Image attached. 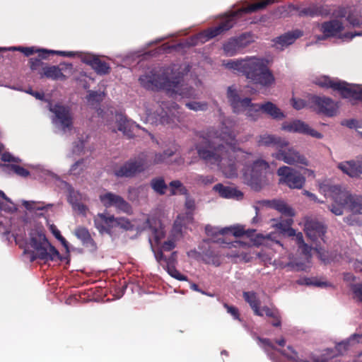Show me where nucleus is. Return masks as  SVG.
<instances>
[{
    "label": "nucleus",
    "instance_id": "53",
    "mask_svg": "<svg viewBox=\"0 0 362 362\" xmlns=\"http://www.w3.org/2000/svg\"><path fill=\"white\" fill-rule=\"evenodd\" d=\"M185 196L186 199L185 202V206L189 211L187 212V214L192 215L194 211L196 209L195 201L193 198L190 197L189 194Z\"/></svg>",
    "mask_w": 362,
    "mask_h": 362
},
{
    "label": "nucleus",
    "instance_id": "43",
    "mask_svg": "<svg viewBox=\"0 0 362 362\" xmlns=\"http://www.w3.org/2000/svg\"><path fill=\"white\" fill-rule=\"evenodd\" d=\"M277 351L290 361L294 362H309L308 361L300 359L297 351L290 346L287 347V350L277 349Z\"/></svg>",
    "mask_w": 362,
    "mask_h": 362
},
{
    "label": "nucleus",
    "instance_id": "28",
    "mask_svg": "<svg viewBox=\"0 0 362 362\" xmlns=\"http://www.w3.org/2000/svg\"><path fill=\"white\" fill-rule=\"evenodd\" d=\"M38 74L40 78H46L54 81H57L58 79L65 80L66 78L58 66H50L47 64L43 70L38 71Z\"/></svg>",
    "mask_w": 362,
    "mask_h": 362
},
{
    "label": "nucleus",
    "instance_id": "29",
    "mask_svg": "<svg viewBox=\"0 0 362 362\" xmlns=\"http://www.w3.org/2000/svg\"><path fill=\"white\" fill-rule=\"evenodd\" d=\"M214 190L217 192L221 197L226 199H240L243 197V194L236 188L224 186L221 183L214 185Z\"/></svg>",
    "mask_w": 362,
    "mask_h": 362
},
{
    "label": "nucleus",
    "instance_id": "49",
    "mask_svg": "<svg viewBox=\"0 0 362 362\" xmlns=\"http://www.w3.org/2000/svg\"><path fill=\"white\" fill-rule=\"evenodd\" d=\"M334 202V204H332L329 209V210L336 216H341L344 213V207L346 204H341L339 202H337L334 199H332Z\"/></svg>",
    "mask_w": 362,
    "mask_h": 362
},
{
    "label": "nucleus",
    "instance_id": "38",
    "mask_svg": "<svg viewBox=\"0 0 362 362\" xmlns=\"http://www.w3.org/2000/svg\"><path fill=\"white\" fill-rule=\"evenodd\" d=\"M170 195L174 196L177 194L182 195H188V189L180 180H173L169 183Z\"/></svg>",
    "mask_w": 362,
    "mask_h": 362
},
{
    "label": "nucleus",
    "instance_id": "7",
    "mask_svg": "<svg viewBox=\"0 0 362 362\" xmlns=\"http://www.w3.org/2000/svg\"><path fill=\"white\" fill-rule=\"evenodd\" d=\"M146 164L140 153L115 169L114 174L117 177L132 178L146 170Z\"/></svg>",
    "mask_w": 362,
    "mask_h": 362
},
{
    "label": "nucleus",
    "instance_id": "39",
    "mask_svg": "<svg viewBox=\"0 0 362 362\" xmlns=\"http://www.w3.org/2000/svg\"><path fill=\"white\" fill-rule=\"evenodd\" d=\"M92 69L99 75H105L110 71L109 64L101 60L98 57L95 59Z\"/></svg>",
    "mask_w": 362,
    "mask_h": 362
},
{
    "label": "nucleus",
    "instance_id": "3",
    "mask_svg": "<svg viewBox=\"0 0 362 362\" xmlns=\"http://www.w3.org/2000/svg\"><path fill=\"white\" fill-rule=\"evenodd\" d=\"M276 1H277V0H257L256 2L247 6L242 7L235 11L224 15L221 18L216 26L206 29L194 36L192 40L195 42L192 44L196 45L199 42L204 43L215 37L224 34L237 23L238 18L242 17L243 14L263 10L266 8L267 6Z\"/></svg>",
    "mask_w": 362,
    "mask_h": 362
},
{
    "label": "nucleus",
    "instance_id": "57",
    "mask_svg": "<svg viewBox=\"0 0 362 362\" xmlns=\"http://www.w3.org/2000/svg\"><path fill=\"white\" fill-rule=\"evenodd\" d=\"M224 308L226 309L227 312L233 317L234 319L240 320V314L237 308L233 305H229L227 303L224 304Z\"/></svg>",
    "mask_w": 362,
    "mask_h": 362
},
{
    "label": "nucleus",
    "instance_id": "5",
    "mask_svg": "<svg viewBox=\"0 0 362 362\" xmlns=\"http://www.w3.org/2000/svg\"><path fill=\"white\" fill-rule=\"evenodd\" d=\"M30 246L35 250L32 259H40L44 262L62 260L59 251L52 245L42 231L30 233Z\"/></svg>",
    "mask_w": 362,
    "mask_h": 362
},
{
    "label": "nucleus",
    "instance_id": "59",
    "mask_svg": "<svg viewBox=\"0 0 362 362\" xmlns=\"http://www.w3.org/2000/svg\"><path fill=\"white\" fill-rule=\"evenodd\" d=\"M292 106L296 110H301L305 106V102L303 99L293 98L291 99Z\"/></svg>",
    "mask_w": 362,
    "mask_h": 362
},
{
    "label": "nucleus",
    "instance_id": "16",
    "mask_svg": "<svg viewBox=\"0 0 362 362\" xmlns=\"http://www.w3.org/2000/svg\"><path fill=\"white\" fill-rule=\"evenodd\" d=\"M176 151L177 148L173 147L165 150L163 153L141 152V153L143 159L146 163V168L148 170L153 165L166 162L167 159L175 155Z\"/></svg>",
    "mask_w": 362,
    "mask_h": 362
},
{
    "label": "nucleus",
    "instance_id": "64",
    "mask_svg": "<svg viewBox=\"0 0 362 362\" xmlns=\"http://www.w3.org/2000/svg\"><path fill=\"white\" fill-rule=\"evenodd\" d=\"M347 21L354 27H358L361 25V21L352 15L348 16Z\"/></svg>",
    "mask_w": 362,
    "mask_h": 362
},
{
    "label": "nucleus",
    "instance_id": "36",
    "mask_svg": "<svg viewBox=\"0 0 362 362\" xmlns=\"http://www.w3.org/2000/svg\"><path fill=\"white\" fill-rule=\"evenodd\" d=\"M270 206L284 215H286L291 217L294 216V212L292 208L288 206L284 201L272 200L270 202Z\"/></svg>",
    "mask_w": 362,
    "mask_h": 362
},
{
    "label": "nucleus",
    "instance_id": "45",
    "mask_svg": "<svg viewBox=\"0 0 362 362\" xmlns=\"http://www.w3.org/2000/svg\"><path fill=\"white\" fill-rule=\"evenodd\" d=\"M50 54H56L62 57H74L76 53L74 52H66V51H55V50H43L42 54L40 55L42 59H47Z\"/></svg>",
    "mask_w": 362,
    "mask_h": 362
},
{
    "label": "nucleus",
    "instance_id": "6",
    "mask_svg": "<svg viewBox=\"0 0 362 362\" xmlns=\"http://www.w3.org/2000/svg\"><path fill=\"white\" fill-rule=\"evenodd\" d=\"M325 196L334 199L341 204H346L351 212L356 214H362V196L351 194L342 190L339 185H325L323 188Z\"/></svg>",
    "mask_w": 362,
    "mask_h": 362
},
{
    "label": "nucleus",
    "instance_id": "52",
    "mask_svg": "<svg viewBox=\"0 0 362 362\" xmlns=\"http://www.w3.org/2000/svg\"><path fill=\"white\" fill-rule=\"evenodd\" d=\"M0 209L6 212H13L17 209L15 204L9 199V201H2L0 203Z\"/></svg>",
    "mask_w": 362,
    "mask_h": 362
},
{
    "label": "nucleus",
    "instance_id": "4",
    "mask_svg": "<svg viewBox=\"0 0 362 362\" xmlns=\"http://www.w3.org/2000/svg\"><path fill=\"white\" fill-rule=\"evenodd\" d=\"M227 98L233 112L236 114L246 112V116L252 121L257 120L262 112V104L252 103L250 98L240 97L238 91L233 86L227 89Z\"/></svg>",
    "mask_w": 362,
    "mask_h": 362
},
{
    "label": "nucleus",
    "instance_id": "56",
    "mask_svg": "<svg viewBox=\"0 0 362 362\" xmlns=\"http://www.w3.org/2000/svg\"><path fill=\"white\" fill-rule=\"evenodd\" d=\"M351 290L357 300L362 303V284H354Z\"/></svg>",
    "mask_w": 362,
    "mask_h": 362
},
{
    "label": "nucleus",
    "instance_id": "37",
    "mask_svg": "<svg viewBox=\"0 0 362 362\" xmlns=\"http://www.w3.org/2000/svg\"><path fill=\"white\" fill-rule=\"evenodd\" d=\"M151 188L159 195L165 194L168 185L165 182L163 177H158L153 178L150 182Z\"/></svg>",
    "mask_w": 362,
    "mask_h": 362
},
{
    "label": "nucleus",
    "instance_id": "23",
    "mask_svg": "<svg viewBox=\"0 0 362 362\" xmlns=\"http://www.w3.org/2000/svg\"><path fill=\"white\" fill-rule=\"evenodd\" d=\"M170 82H175L173 84L175 87H171V89L165 90L171 95H179L182 98H194L195 96V90L192 87L182 83V76H177L172 80L170 79Z\"/></svg>",
    "mask_w": 362,
    "mask_h": 362
},
{
    "label": "nucleus",
    "instance_id": "22",
    "mask_svg": "<svg viewBox=\"0 0 362 362\" xmlns=\"http://www.w3.org/2000/svg\"><path fill=\"white\" fill-rule=\"evenodd\" d=\"M94 226L100 234H110L112 229L115 227L116 218L114 216L98 214L94 217Z\"/></svg>",
    "mask_w": 362,
    "mask_h": 362
},
{
    "label": "nucleus",
    "instance_id": "35",
    "mask_svg": "<svg viewBox=\"0 0 362 362\" xmlns=\"http://www.w3.org/2000/svg\"><path fill=\"white\" fill-rule=\"evenodd\" d=\"M3 170L8 174L15 173L22 177H27L30 175V172L22 166L16 164L1 165Z\"/></svg>",
    "mask_w": 362,
    "mask_h": 362
},
{
    "label": "nucleus",
    "instance_id": "12",
    "mask_svg": "<svg viewBox=\"0 0 362 362\" xmlns=\"http://www.w3.org/2000/svg\"><path fill=\"white\" fill-rule=\"evenodd\" d=\"M99 199L105 208L114 206L125 213H129L132 211L131 205L122 197L112 192H108L100 194Z\"/></svg>",
    "mask_w": 362,
    "mask_h": 362
},
{
    "label": "nucleus",
    "instance_id": "2",
    "mask_svg": "<svg viewBox=\"0 0 362 362\" xmlns=\"http://www.w3.org/2000/svg\"><path fill=\"white\" fill-rule=\"evenodd\" d=\"M224 64L227 69L245 76L255 85L269 87L275 82L274 76L268 67V61L263 58L246 57L230 59Z\"/></svg>",
    "mask_w": 362,
    "mask_h": 362
},
{
    "label": "nucleus",
    "instance_id": "34",
    "mask_svg": "<svg viewBox=\"0 0 362 362\" xmlns=\"http://www.w3.org/2000/svg\"><path fill=\"white\" fill-rule=\"evenodd\" d=\"M263 315L272 318L271 322L274 327H280L281 325V317L279 311L276 308L264 306L262 308Z\"/></svg>",
    "mask_w": 362,
    "mask_h": 362
},
{
    "label": "nucleus",
    "instance_id": "20",
    "mask_svg": "<svg viewBox=\"0 0 362 362\" xmlns=\"http://www.w3.org/2000/svg\"><path fill=\"white\" fill-rule=\"evenodd\" d=\"M338 168L351 177H357L362 174V155L355 160L341 162Z\"/></svg>",
    "mask_w": 362,
    "mask_h": 362
},
{
    "label": "nucleus",
    "instance_id": "55",
    "mask_svg": "<svg viewBox=\"0 0 362 362\" xmlns=\"http://www.w3.org/2000/svg\"><path fill=\"white\" fill-rule=\"evenodd\" d=\"M194 180L196 182H197L199 183L204 184V185L211 184L212 182H214V177L211 175L204 176V175H197L195 177Z\"/></svg>",
    "mask_w": 362,
    "mask_h": 362
},
{
    "label": "nucleus",
    "instance_id": "26",
    "mask_svg": "<svg viewBox=\"0 0 362 362\" xmlns=\"http://www.w3.org/2000/svg\"><path fill=\"white\" fill-rule=\"evenodd\" d=\"M74 233L81 241L84 247L90 248L92 251L97 250V245L86 228L78 226Z\"/></svg>",
    "mask_w": 362,
    "mask_h": 362
},
{
    "label": "nucleus",
    "instance_id": "32",
    "mask_svg": "<svg viewBox=\"0 0 362 362\" xmlns=\"http://www.w3.org/2000/svg\"><path fill=\"white\" fill-rule=\"evenodd\" d=\"M262 112L267 114L273 119H281L285 117L284 112L272 102L262 104Z\"/></svg>",
    "mask_w": 362,
    "mask_h": 362
},
{
    "label": "nucleus",
    "instance_id": "19",
    "mask_svg": "<svg viewBox=\"0 0 362 362\" xmlns=\"http://www.w3.org/2000/svg\"><path fill=\"white\" fill-rule=\"evenodd\" d=\"M248 45L245 37L240 35L238 37L230 38L223 45V50L226 56L232 57L240 53Z\"/></svg>",
    "mask_w": 362,
    "mask_h": 362
},
{
    "label": "nucleus",
    "instance_id": "62",
    "mask_svg": "<svg viewBox=\"0 0 362 362\" xmlns=\"http://www.w3.org/2000/svg\"><path fill=\"white\" fill-rule=\"evenodd\" d=\"M175 247V243L173 240L165 241L162 245V250L164 251H171Z\"/></svg>",
    "mask_w": 362,
    "mask_h": 362
},
{
    "label": "nucleus",
    "instance_id": "41",
    "mask_svg": "<svg viewBox=\"0 0 362 362\" xmlns=\"http://www.w3.org/2000/svg\"><path fill=\"white\" fill-rule=\"evenodd\" d=\"M339 80H333L329 76H322L317 78L315 83L322 88H332L336 90Z\"/></svg>",
    "mask_w": 362,
    "mask_h": 362
},
{
    "label": "nucleus",
    "instance_id": "8",
    "mask_svg": "<svg viewBox=\"0 0 362 362\" xmlns=\"http://www.w3.org/2000/svg\"><path fill=\"white\" fill-rule=\"evenodd\" d=\"M139 81L144 88L148 90H169L171 87H175V82H170V78L166 74H157L153 71L141 76Z\"/></svg>",
    "mask_w": 362,
    "mask_h": 362
},
{
    "label": "nucleus",
    "instance_id": "60",
    "mask_svg": "<svg viewBox=\"0 0 362 362\" xmlns=\"http://www.w3.org/2000/svg\"><path fill=\"white\" fill-rule=\"evenodd\" d=\"M69 202L72 204L74 209H78L81 213H86L87 210L86 206L79 202H73L71 194L69 198Z\"/></svg>",
    "mask_w": 362,
    "mask_h": 362
},
{
    "label": "nucleus",
    "instance_id": "50",
    "mask_svg": "<svg viewBox=\"0 0 362 362\" xmlns=\"http://www.w3.org/2000/svg\"><path fill=\"white\" fill-rule=\"evenodd\" d=\"M185 105L189 110H192L194 111H199V110L204 111L208 107V104L204 102L201 103V102L192 101V102L186 103Z\"/></svg>",
    "mask_w": 362,
    "mask_h": 362
},
{
    "label": "nucleus",
    "instance_id": "17",
    "mask_svg": "<svg viewBox=\"0 0 362 362\" xmlns=\"http://www.w3.org/2000/svg\"><path fill=\"white\" fill-rule=\"evenodd\" d=\"M312 103L316 107L317 111L328 117H332L337 112V105L334 100L328 97L315 95L311 99Z\"/></svg>",
    "mask_w": 362,
    "mask_h": 362
},
{
    "label": "nucleus",
    "instance_id": "33",
    "mask_svg": "<svg viewBox=\"0 0 362 362\" xmlns=\"http://www.w3.org/2000/svg\"><path fill=\"white\" fill-rule=\"evenodd\" d=\"M269 168V163L263 159H257L252 162L250 175L252 177H258L262 173Z\"/></svg>",
    "mask_w": 362,
    "mask_h": 362
},
{
    "label": "nucleus",
    "instance_id": "1",
    "mask_svg": "<svg viewBox=\"0 0 362 362\" xmlns=\"http://www.w3.org/2000/svg\"><path fill=\"white\" fill-rule=\"evenodd\" d=\"M199 136L202 140L195 145L198 156L206 164L217 165L226 177L230 178L238 175L236 157L244 158L243 164L245 166L248 165L251 153L235 146L230 151L223 144L214 141V139H219L232 146L235 141L236 135L233 129L226 126L225 122L222 123L219 129L209 128L204 135L201 134Z\"/></svg>",
    "mask_w": 362,
    "mask_h": 362
},
{
    "label": "nucleus",
    "instance_id": "11",
    "mask_svg": "<svg viewBox=\"0 0 362 362\" xmlns=\"http://www.w3.org/2000/svg\"><path fill=\"white\" fill-rule=\"evenodd\" d=\"M179 106L174 102H162L157 119L163 125L173 126L180 122Z\"/></svg>",
    "mask_w": 362,
    "mask_h": 362
},
{
    "label": "nucleus",
    "instance_id": "10",
    "mask_svg": "<svg viewBox=\"0 0 362 362\" xmlns=\"http://www.w3.org/2000/svg\"><path fill=\"white\" fill-rule=\"evenodd\" d=\"M272 156L275 159L284 161L288 165H308L307 159L295 148L290 147L287 141L286 145H282V146H281L276 152L273 153Z\"/></svg>",
    "mask_w": 362,
    "mask_h": 362
},
{
    "label": "nucleus",
    "instance_id": "13",
    "mask_svg": "<svg viewBox=\"0 0 362 362\" xmlns=\"http://www.w3.org/2000/svg\"><path fill=\"white\" fill-rule=\"evenodd\" d=\"M336 90L339 91L343 98L362 101V85L350 84L339 80Z\"/></svg>",
    "mask_w": 362,
    "mask_h": 362
},
{
    "label": "nucleus",
    "instance_id": "18",
    "mask_svg": "<svg viewBox=\"0 0 362 362\" xmlns=\"http://www.w3.org/2000/svg\"><path fill=\"white\" fill-rule=\"evenodd\" d=\"M305 232L307 237L313 242L317 241L319 238L324 241L327 227L315 219H309L305 223Z\"/></svg>",
    "mask_w": 362,
    "mask_h": 362
},
{
    "label": "nucleus",
    "instance_id": "9",
    "mask_svg": "<svg viewBox=\"0 0 362 362\" xmlns=\"http://www.w3.org/2000/svg\"><path fill=\"white\" fill-rule=\"evenodd\" d=\"M280 177L279 184L286 185L291 189H302L305 182V178L298 171L288 167H280L277 170Z\"/></svg>",
    "mask_w": 362,
    "mask_h": 362
},
{
    "label": "nucleus",
    "instance_id": "51",
    "mask_svg": "<svg viewBox=\"0 0 362 362\" xmlns=\"http://www.w3.org/2000/svg\"><path fill=\"white\" fill-rule=\"evenodd\" d=\"M166 268H167V271H168V274L173 278H175L179 281H187V277L186 276L180 274V272L175 268L174 265L166 267Z\"/></svg>",
    "mask_w": 362,
    "mask_h": 362
},
{
    "label": "nucleus",
    "instance_id": "27",
    "mask_svg": "<svg viewBox=\"0 0 362 362\" xmlns=\"http://www.w3.org/2000/svg\"><path fill=\"white\" fill-rule=\"evenodd\" d=\"M272 221V226L279 230L283 235L288 237H291L296 235V230L291 227L293 220L291 216L286 218L281 217L279 219H273Z\"/></svg>",
    "mask_w": 362,
    "mask_h": 362
},
{
    "label": "nucleus",
    "instance_id": "58",
    "mask_svg": "<svg viewBox=\"0 0 362 362\" xmlns=\"http://www.w3.org/2000/svg\"><path fill=\"white\" fill-rule=\"evenodd\" d=\"M298 247L300 250L301 253L304 255L306 257H311L312 247L309 246L307 243L304 242L303 243V244H300V245H298Z\"/></svg>",
    "mask_w": 362,
    "mask_h": 362
},
{
    "label": "nucleus",
    "instance_id": "25",
    "mask_svg": "<svg viewBox=\"0 0 362 362\" xmlns=\"http://www.w3.org/2000/svg\"><path fill=\"white\" fill-rule=\"evenodd\" d=\"M257 144L259 146L274 147L277 151L282 145L286 144V140L280 136L264 134L258 137Z\"/></svg>",
    "mask_w": 362,
    "mask_h": 362
},
{
    "label": "nucleus",
    "instance_id": "63",
    "mask_svg": "<svg viewBox=\"0 0 362 362\" xmlns=\"http://www.w3.org/2000/svg\"><path fill=\"white\" fill-rule=\"evenodd\" d=\"M1 159L4 162H16L18 163L19 159L14 158L9 153H4L1 154Z\"/></svg>",
    "mask_w": 362,
    "mask_h": 362
},
{
    "label": "nucleus",
    "instance_id": "42",
    "mask_svg": "<svg viewBox=\"0 0 362 362\" xmlns=\"http://www.w3.org/2000/svg\"><path fill=\"white\" fill-rule=\"evenodd\" d=\"M9 50H17L23 53L25 56L29 57L33 54L37 53L39 54V57L41 58V54H42L43 50H47L46 49H37L34 47H11L8 48Z\"/></svg>",
    "mask_w": 362,
    "mask_h": 362
},
{
    "label": "nucleus",
    "instance_id": "40",
    "mask_svg": "<svg viewBox=\"0 0 362 362\" xmlns=\"http://www.w3.org/2000/svg\"><path fill=\"white\" fill-rule=\"evenodd\" d=\"M324 15L323 8L322 6L313 5L311 6L304 8L299 11L300 16H318Z\"/></svg>",
    "mask_w": 362,
    "mask_h": 362
},
{
    "label": "nucleus",
    "instance_id": "24",
    "mask_svg": "<svg viewBox=\"0 0 362 362\" xmlns=\"http://www.w3.org/2000/svg\"><path fill=\"white\" fill-rule=\"evenodd\" d=\"M117 123L118 129L122 132L124 135L128 138H133L135 135V129H140V126L136 124L134 122L129 120L126 116L123 115H118L117 118Z\"/></svg>",
    "mask_w": 362,
    "mask_h": 362
},
{
    "label": "nucleus",
    "instance_id": "54",
    "mask_svg": "<svg viewBox=\"0 0 362 362\" xmlns=\"http://www.w3.org/2000/svg\"><path fill=\"white\" fill-rule=\"evenodd\" d=\"M116 221L117 223H115V227L119 226L125 230H130L132 228L131 222L127 218H116Z\"/></svg>",
    "mask_w": 362,
    "mask_h": 362
},
{
    "label": "nucleus",
    "instance_id": "61",
    "mask_svg": "<svg viewBox=\"0 0 362 362\" xmlns=\"http://www.w3.org/2000/svg\"><path fill=\"white\" fill-rule=\"evenodd\" d=\"M97 56L92 54H85L81 57V61L83 63L93 66L95 59L97 58Z\"/></svg>",
    "mask_w": 362,
    "mask_h": 362
},
{
    "label": "nucleus",
    "instance_id": "46",
    "mask_svg": "<svg viewBox=\"0 0 362 362\" xmlns=\"http://www.w3.org/2000/svg\"><path fill=\"white\" fill-rule=\"evenodd\" d=\"M300 284H305L307 286H314L317 287H326L328 284L326 281H322L317 277H307L300 280Z\"/></svg>",
    "mask_w": 362,
    "mask_h": 362
},
{
    "label": "nucleus",
    "instance_id": "48",
    "mask_svg": "<svg viewBox=\"0 0 362 362\" xmlns=\"http://www.w3.org/2000/svg\"><path fill=\"white\" fill-rule=\"evenodd\" d=\"M85 168V159L82 158L75 162L70 168V173L73 175H80Z\"/></svg>",
    "mask_w": 362,
    "mask_h": 362
},
{
    "label": "nucleus",
    "instance_id": "14",
    "mask_svg": "<svg viewBox=\"0 0 362 362\" xmlns=\"http://www.w3.org/2000/svg\"><path fill=\"white\" fill-rule=\"evenodd\" d=\"M49 110L54 114L56 119L62 126L63 129H70L72 127V115L71 110L68 106L57 103L52 105V103L49 104Z\"/></svg>",
    "mask_w": 362,
    "mask_h": 362
},
{
    "label": "nucleus",
    "instance_id": "47",
    "mask_svg": "<svg viewBox=\"0 0 362 362\" xmlns=\"http://www.w3.org/2000/svg\"><path fill=\"white\" fill-rule=\"evenodd\" d=\"M255 232V230H245L241 226H233L232 227V229H230V233L236 238L242 237L244 235H246L247 237H250Z\"/></svg>",
    "mask_w": 362,
    "mask_h": 362
},
{
    "label": "nucleus",
    "instance_id": "21",
    "mask_svg": "<svg viewBox=\"0 0 362 362\" xmlns=\"http://www.w3.org/2000/svg\"><path fill=\"white\" fill-rule=\"evenodd\" d=\"M344 30L342 22L337 19L325 21L321 24L320 31L322 33V36L317 37L320 40H324L328 37L337 35Z\"/></svg>",
    "mask_w": 362,
    "mask_h": 362
},
{
    "label": "nucleus",
    "instance_id": "31",
    "mask_svg": "<svg viewBox=\"0 0 362 362\" xmlns=\"http://www.w3.org/2000/svg\"><path fill=\"white\" fill-rule=\"evenodd\" d=\"M245 300L249 303L254 313L258 316H263L262 308H260V301L256 294L253 291H247L243 293Z\"/></svg>",
    "mask_w": 362,
    "mask_h": 362
},
{
    "label": "nucleus",
    "instance_id": "44",
    "mask_svg": "<svg viewBox=\"0 0 362 362\" xmlns=\"http://www.w3.org/2000/svg\"><path fill=\"white\" fill-rule=\"evenodd\" d=\"M40 57H31L28 60V65L32 71H36L38 74L39 71L43 70L46 66V63H44Z\"/></svg>",
    "mask_w": 362,
    "mask_h": 362
},
{
    "label": "nucleus",
    "instance_id": "15",
    "mask_svg": "<svg viewBox=\"0 0 362 362\" xmlns=\"http://www.w3.org/2000/svg\"><path fill=\"white\" fill-rule=\"evenodd\" d=\"M281 129L289 132L300 133L317 139H322L323 136L321 133L310 128L307 124L300 120H294L291 122H285L282 124Z\"/></svg>",
    "mask_w": 362,
    "mask_h": 362
},
{
    "label": "nucleus",
    "instance_id": "30",
    "mask_svg": "<svg viewBox=\"0 0 362 362\" xmlns=\"http://www.w3.org/2000/svg\"><path fill=\"white\" fill-rule=\"evenodd\" d=\"M303 33L300 30H294L276 37L275 40L276 43L284 46H288L293 44L296 39L303 36Z\"/></svg>",
    "mask_w": 362,
    "mask_h": 362
}]
</instances>
